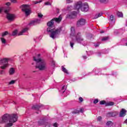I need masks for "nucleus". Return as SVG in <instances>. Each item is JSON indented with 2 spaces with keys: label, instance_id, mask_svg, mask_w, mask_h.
I'll list each match as a JSON object with an SVG mask.
<instances>
[{
  "label": "nucleus",
  "instance_id": "obj_20",
  "mask_svg": "<svg viewBox=\"0 0 127 127\" xmlns=\"http://www.w3.org/2000/svg\"><path fill=\"white\" fill-rule=\"evenodd\" d=\"M103 15V13H98L96 14H95V16L94 17V19H96V18H98V17H100Z\"/></svg>",
  "mask_w": 127,
  "mask_h": 127
},
{
  "label": "nucleus",
  "instance_id": "obj_22",
  "mask_svg": "<svg viewBox=\"0 0 127 127\" xmlns=\"http://www.w3.org/2000/svg\"><path fill=\"white\" fill-rule=\"evenodd\" d=\"M62 71H63L64 73H65V74H69V72H68V70H67L66 68H64V66H62Z\"/></svg>",
  "mask_w": 127,
  "mask_h": 127
},
{
  "label": "nucleus",
  "instance_id": "obj_46",
  "mask_svg": "<svg viewBox=\"0 0 127 127\" xmlns=\"http://www.w3.org/2000/svg\"><path fill=\"white\" fill-rule=\"evenodd\" d=\"M79 112L80 113H84V108L80 109Z\"/></svg>",
  "mask_w": 127,
  "mask_h": 127
},
{
  "label": "nucleus",
  "instance_id": "obj_47",
  "mask_svg": "<svg viewBox=\"0 0 127 127\" xmlns=\"http://www.w3.org/2000/svg\"><path fill=\"white\" fill-rule=\"evenodd\" d=\"M72 0H66V3H70V2H72Z\"/></svg>",
  "mask_w": 127,
  "mask_h": 127
},
{
  "label": "nucleus",
  "instance_id": "obj_58",
  "mask_svg": "<svg viewBox=\"0 0 127 127\" xmlns=\"http://www.w3.org/2000/svg\"><path fill=\"white\" fill-rule=\"evenodd\" d=\"M32 64L33 65V63H32Z\"/></svg>",
  "mask_w": 127,
  "mask_h": 127
},
{
  "label": "nucleus",
  "instance_id": "obj_29",
  "mask_svg": "<svg viewBox=\"0 0 127 127\" xmlns=\"http://www.w3.org/2000/svg\"><path fill=\"white\" fill-rule=\"evenodd\" d=\"M8 34V32L5 31L4 32L2 33V36L3 37V36H5V35H7Z\"/></svg>",
  "mask_w": 127,
  "mask_h": 127
},
{
  "label": "nucleus",
  "instance_id": "obj_12",
  "mask_svg": "<svg viewBox=\"0 0 127 127\" xmlns=\"http://www.w3.org/2000/svg\"><path fill=\"white\" fill-rule=\"evenodd\" d=\"M42 107H43L42 104L35 105L32 106V109L36 111H39V109L42 108Z\"/></svg>",
  "mask_w": 127,
  "mask_h": 127
},
{
  "label": "nucleus",
  "instance_id": "obj_27",
  "mask_svg": "<svg viewBox=\"0 0 127 127\" xmlns=\"http://www.w3.org/2000/svg\"><path fill=\"white\" fill-rule=\"evenodd\" d=\"M33 2L34 4H37V3H40V2H42V0L39 1H34Z\"/></svg>",
  "mask_w": 127,
  "mask_h": 127
},
{
  "label": "nucleus",
  "instance_id": "obj_28",
  "mask_svg": "<svg viewBox=\"0 0 127 127\" xmlns=\"http://www.w3.org/2000/svg\"><path fill=\"white\" fill-rule=\"evenodd\" d=\"M0 39L2 43L3 44H5V43H6V41L4 39V38H1Z\"/></svg>",
  "mask_w": 127,
  "mask_h": 127
},
{
  "label": "nucleus",
  "instance_id": "obj_44",
  "mask_svg": "<svg viewBox=\"0 0 127 127\" xmlns=\"http://www.w3.org/2000/svg\"><path fill=\"white\" fill-rule=\"evenodd\" d=\"M79 100L80 101V102H81V103H82V102H83V101H84V99H83V98H82V97H79Z\"/></svg>",
  "mask_w": 127,
  "mask_h": 127
},
{
  "label": "nucleus",
  "instance_id": "obj_9",
  "mask_svg": "<svg viewBox=\"0 0 127 127\" xmlns=\"http://www.w3.org/2000/svg\"><path fill=\"white\" fill-rule=\"evenodd\" d=\"M85 24H86V19L83 18L79 19L76 23V25L78 27L83 26Z\"/></svg>",
  "mask_w": 127,
  "mask_h": 127
},
{
  "label": "nucleus",
  "instance_id": "obj_10",
  "mask_svg": "<svg viewBox=\"0 0 127 127\" xmlns=\"http://www.w3.org/2000/svg\"><path fill=\"white\" fill-rule=\"evenodd\" d=\"M81 11H88L89 10V5L87 3H84L82 4L81 7Z\"/></svg>",
  "mask_w": 127,
  "mask_h": 127
},
{
  "label": "nucleus",
  "instance_id": "obj_43",
  "mask_svg": "<svg viewBox=\"0 0 127 127\" xmlns=\"http://www.w3.org/2000/svg\"><path fill=\"white\" fill-rule=\"evenodd\" d=\"M4 9V7H0V12H1V11H2V10H3Z\"/></svg>",
  "mask_w": 127,
  "mask_h": 127
},
{
  "label": "nucleus",
  "instance_id": "obj_1",
  "mask_svg": "<svg viewBox=\"0 0 127 127\" xmlns=\"http://www.w3.org/2000/svg\"><path fill=\"white\" fill-rule=\"evenodd\" d=\"M17 115L15 114H6L2 117V120L0 121V124H4V123H8L5 125L4 127H10L13 126V123L17 121Z\"/></svg>",
  "mask_w": 127,
  "mask_h": 127
},
{
  "label": "nucleus",
  "instance_id": "obj_14",
  "mask_svg": "<svg viewBox=\"0 0 127 127\" xmlns=\"http://www.w3.org/2000/svg\"><path fill=\"white\" fill-rule=\"evenodd\" d=\"M127 115V110H126L125 109H122L120 112L119 117H125Z\"/></svg>",
  "mask_w": 127,
  "mask_h": 127
},
{
  "label": "nucleus",
  "instance_id": "obj_49",
  "mask_svg": "<svg viewBox=\"0 0 127 127\" xmlns=\"http://www.w3.org/2000/svg\"><path fill=\"white\" fill-rule=\"evenodd\" d=\"M71 8H72V6H71L67 7L68 10H71Z\"/></svg>",
  "mask_w": 127,
  "mask_h": 127
},
{
  "label": "nucleus",
  "instance_id": "obj_16",
  "mask_svg": "<svg viewBox=\"0 0 127 127\" xmlns=\"http://www.w3.org/2000/svg\"><path fill=\"white\" fill-rule=\"evenodd\" d=\"M76 15H77V12L73 11L71 14L69 15V17L70 18H74V17H76Z\"/></svg>",
  "mask_w": 127,
  "mask_h": 127
},
{
  "label": "nucleus",
  "instance_id": "obj_54",
  "mask_svg": "<svg viewBox=\"0 0 127 127\" xmlns=\"http://www.w3.org/2000/svg\"><path fill=\"white\" fill-rule=\"evenodd\" d=\"M125 123H127V119L126 120V121H125Z\"/></svg>",
  "mask_w": 127,
  "mask_h": 127
},
{
  "label": "nucleus",
  "instance_id": "obj_19",
  "mask_svg": "<svg viewBox=\"0 0 127 127\" xmlns=\"http://www.w3.org/2000/svg\"><path fill=\"white\" fill-rule=\"evenodd\" d=\"M70 35H71L72 36H73V35H75V28H74V27H71V29H70Z\"/></svg>",
  "mask_w": 127,
  "mask_h": 127
},
{
  "label": "nucleus",
  "instance_id": "obj_53",
  "mask_svg": "<svg viewBox=\"0 0 127 127\" xmlns=\"http://www.w3.org/2000/svg\"><path fill=\"white\" fill-rule=\"evenodd\" d=\"M104 31H101V32H100V33H104Z\"/></svg>",
  "mask_w": 127,
  "mask_h": 127
},
{
  "label": "nucleus",
  "instance_id": "obj_38",
  "mask_svg": "<svg viewBox=\"0 0 127 127\" xmlns=\"http://www.w3.org/2000/svg\"><path fill=\"white\" fill-rule=\"evenodd\" d=\"M110 19L111 20V21H113L114 20V16L113 15H111L110 17Z\"/></svg>",
  "mask_w": 127,
  "mask_h": 127
},
{
  "label": "nucleus",
  "instance_id": "obj_36",
  "mask_svg": "<svg viewBox=\"0 0 127 127\" xmlns=\"http://www.w3.org/2000/svg\"><path fill=\"white\" fill-rule=\"evenodd\" d=\"M46 127H50V124L46 123L45 124Z\"/></svg>",
  "mask_w": 127,
  "mask_h": 127
},
{
  "label": "nucleus",
  "instance_id": "obj_26",
  "mask_svg": "<svg viewBox=\"0 0 127 127\" xmlns=\"http://www.w3.org/2000/svg\"><path fill=\"white\" fill-rule=\"evenodd\" d=\"M66 90V89L65 88V86H64L62 89V90L60 91V92L61 93H62L63 94H64V93H65V90Z\"/></svg>",
  "mask_w": 127,
  "mask_h": 127
},
{
  "label": "nucleus",
  "instance_id": "obj_5",
  "mask_svg": "<svg viewBox=\"0 0 127 127\" xmlns=\"http://www.w3.org/2000/svg\"><path fill=\"white\" fill-rule=\"evenodd\" d=\"M62 31L61 28H59L55 30V28L54 29H51L50 31H48V32H50V37L53 39H55L59 34H60V32Z\"/></svg>",
  "mask_w": 127,
  "mask_h": 127
},
{
  "label": "nucleus",
  "instance_id": "obj_6",
  "mask_svg": "<svg viewBox=\"0 0 127 127\" xmlns=\"http://www.w3.org/2000/svg\"><path fill=\"white\" fill-rule=\"evenodd\" d=\"M10 10V7L8 6L6 9H4V12L6 13V18L9 21H13L15 19V15L12 13H8Z\"/></svg>",
  "mask_w": 127,
  "mask_h": 127
},
{
  "label": "nucleus",
  "instance_id": "obj_56",
  "mask_svg": "<svg viewBox=\"0 0 127 127\" xmlns=\"http://www.w3.org/2000/svg\"><path fill=\"white\" fill-rule=\"evenodd\" d=\"M40 55H38V57H40Z\"/></svg>",
  "mask_w": 127,
  "mask_h": 127
},
{
  "label": "nucleus",
  "instance_id": "obj_51",
  "mask_svg": "<svg viewBox=\"0 0 127 127\" xmlns=\"http://www.w3.org/2000/svg\"><path fill=\"white\" fill-rule=\"evenodd\" d=\"M82 57L83 59H86L87 58V57L86 56H83Z\"/></svg>",
  "mask_w": 127,
  "mask_h": 127
},
{
  "label": "nucleus",
  "instance_id": "obj_34",
  "mask_svg": "<svg viewBox=\"0 0 127 127\" xmlns=\"http://www.w3.org/2000/svg\"><path fill=\"white\" fill-rule=\"evenodd\" d=\"M38 16L39 17V18H42V17H43V15H42V14L41 13H38Z\"/></svg>",
  "mask_w": 127,
  "mask_h": 127
},
{
  "label": "nucleus",
  "instance_id": "obj_24",
  "mask_svg": "<svg viewBox=\"0 0 127 127\" xmlns=\"http://www.w3.org/2000/svg\"><path fill=\"white\" fill-rule=\"evenodd\" d=\"M11 35V36H16L17 35V30H14Z\"/></svg>",
  "mask_w": 127,
  "mask_h": 127
},
{
  "label": "nucleus",
  "instance_id": "obj_31",
  "mask_svg": "<svg viewBox=\"0 0 127 127\" xmlns=\"http://www.w3.org/2000/svg\"><path fill=\"white\" fill-rule=\"evenodd\" d=\"M43 121H42V120H40V121H39L38 122V125H39V126H42L43 125Z\"/></svg>",
  "mask_w": 127,
  "mask_h": 127
},
{
  "label": "nucleus",
  "instance_id": "obj_41",
  "mask_svg": "<svg viewBox=\"0 0 127 127\" xmlns=\"http://www.w3.org/2000/svg\"><path fill=\"white\" fill-rule=\"evenodd\" d=\"M45 5H51L50 2H46L45 3Z\"/></svg>",
  "mask_w": 127,
  "mask_h": 127
},
{
  "label": "nucleus",
  "instance_id": "obj_4",
  "mask_svg": "<svg viewBox=\"0 0 127 127\" xmlns=\"http://www.w3.org/2000/svg\"><path fill=\"white\" fill-rule=\"evenodd\" d=\"M0 65H2L0 67V74H3V70H1L0 69L4 70L8 67V59L4 58L0 60Z\"/></svg>",
  "mask_w": 127,
  "mask_h": 127
},
{
  "label": "nucleus",
  "instance_id": "obj_48",
  "mask_svg": "<svg viewBox=\"0 0 127 127\" xmlns=\"http://www.w3.org/2000/svg\"><path fill=\"white\" fill-rule=\"evenodd\" d=\"M5 4H6L7 6H9V5H10V2H8L6 3Z\"/></svg>",
  "mask_w": 127,
  "mask_h": 127
},
{
  "label": "nucleus",
  "instance_id": "obj_18",
  "mask_svg": "<svg viewBox=\"0 0 127 127\" xmlns=\"http://www.w3.org/2000/svg\"><path fill=\"white\" fill-rule=\"evenodd\" d=\"M15 72V70L13 67H11L10 68L9 73L10 75H13L14 74V72Z\"/></svg>",
  "mask_w": 127,
  "mask_h": 127
},
{
  "label": "nucleus",
  "instance_id": "obj_42",
  "mask_svg": "<svg viewBox=\"0 0 127 127\" xmlns=\"http://www.w3.org/2000/svg\"><path fill=\"white\" fill-rule=\"evenodd\" d=\"M99 1L102 3L107 2V0H99Z\"/></svg>",
  "mask_w": 127,
  "mask_h": 127
},
{
  "label": "nucleus",
  "instance_id": "obj_39",
  "mask_svg": "<svg viewBox=\"0 0 127 127\" xmlns=\"http://www.w3.org/2000/svg\"><path fill=\"white\" fill-rule=\"evenodd\" d=\"M97 121L98 122H101L102 121V117L101 116L98 117V118H97Z\"/></svg>",
  "mask_w": 127,
  "mask_h": 127
},
{
  "label": "nucleus",
  "instance_id": "obj_15",
  "mask_svg": "<svg viewBox=\"0 0 127 127\" xmlns=\"http://www.w3.org/2000/svg\"><path fill=\"white\" fill-rule=\"evenodd\" d=\"M118 115V113L116 112H109L107 113V116L108 117V118H111L112 117H116Z\"/></svg>",
  "mask_w": 127,
  "mask_h": 127
},
{
  "label": "nucleus",
  "instance_id": "obj_50",
  "mask_svg": "<svg viewBox=\"0 0 127 127\" xmlns=\"http://www.w3.org/2000/svg\"><path fill=\"white\" fill-rule=\"evenodd\" d=\"M99 45H100V44H94V46H95V47H99Z\"/></svg>",
  "mask_w": 127,
  "mask_h": 127
},
{
  "label": "nucleus",
  "instance_id": "obj_45",
  "mask_svg": "<svg viewBox=\"0 0 127 127\" xmlns=\"http://www.w3.org/2000/svg\"><path fill=\"white\" fill-rule=\"evenodd\" d=\"M70 47L73 48V46L74 45V43H72V42H70Z\"/></svg>",
  "mask_w": 127,
  "mask_h": 127
},
{
  "label": "nucleus",
  "instance_id": "obj_40",
  "mask_svg": "<svg viewBox=\"0 0 127 127\" xmlns=\"http://www.w3.org/2000/svg\"><path fill=\"white\" fill-rule=\"evenodd\" d=\"M53 125L54 127H58V124H57V123H54Z\"/></svg>",
  "mask_w": 127,
  "mask_h": 127
},
{
  "label": "nucleus",
  "instance_id": "obj_8",
  "mask_svg": "<svg viewBox=\"0 0 127 127\" xmlns=\"http://www.w3.org/2000/svg\"><path fill=\"white\" fill-rule=\"evenodd\" d=\"M75 40L77 41V43H82L84 41V39L82 37L81 33L78 32L75 36Z\"/></svg>",
  "mask_w": 127,
  "mask_h": 127
},
{
  "label": "nucleus",
  "instance_id": "obj_55",
  "mask_svg": "<svg viewBox=\"0 0 127 127\" xmlns=\"http://www.w3.org/2000/svg\"><path fill=\"white\" fill-rule=\"evenodd\" d=\"M126 46H127V43H125Z\"/></svg>",
  "mask_w": 127,
  "mask_h": 127
},
{
  "label": "nucleus",
  "instance_id": "obj_2",
  "mask_svg": "<svg viewBox=\"0 0 127 127\" xmlns=\"http://www.w3.org/2000/svg\"><path fill=\"white\" fill-rule=\"evenodd\" d=\"M34 61L37 62L36 68H38L40 71H44L47 69V64L44 60L40 58L36 59L35 57L33 58Z\"/></svg>",
  "mask_w": 127,
  "mask_h": 127
},
{
  "label": "nucleus",
  "instance_id": "obj_21",
  "mask_svg": "<svg viewBox=\"0 0 127 127\" xmlns=\"http://www.w3.org/2000/svg\"><path fill=\"white\" fill-rule=\"evenodd\" d=\"M106 126L109 127H113L114 123L111 121H108L106 123Z\"/></svg>",
  "mask_w": 127,
  "mask_h": 127
},
{
  "label": "nucleus",
  "instance_id": "obj_57",
  "mask_svg": "<svg viewBox=\"0 0 127 127\" xmlns=\"http://www.w3.org/2000/svg\"><path fill=\"white\" fill-rule=\"evenodd\" d=\"M126 26H127V21H126Z\"/></svg>",
  "mask_w": 127,
  "mask_h": 127
},
{
  "label": "nucleus",
  "instance_id": "obj_11",
  "mask_svg": "<svg viewBox=\"0 0 127 127\" xmlns=\"http://www.w3.org/2000/svg\"><path fill=\"white\" fill-rule=\"evenodd\" d=\"M40 22V20L38 19H36L33 21H31V22L29 24V25H36L37 23H39Z\"/></svg>",
  "mask_w": 127,
  "mask_h": 127
},
{
  "label": "nucleus",
  "instance_id": "obj_23",
  "mask_svg": "<svg viewBox=\"0 0 127 127\" xmlns=\"http://www.w3.org/2000/svg\"><path fill=\"white\" fill-rule=\"evenodd\" d=\"M114 103L113 102H109L105 104V106L106 107H108L109 106H114Z\"/></svg>",
  "mask_w": 127,
  "mask_h": 127
},
{
  "label": "nucleus",
  "instance_id": "obj_37",
  "mask_svg": "<svg viewBox=\"0 0 127 127\" xmlns=\"http://www.w3.org/2000/svg\"><path fill=\"white\" fill-rule=\"evenodd\" d=\"M11 2L12 3H17V0H11Z\"/></svg>",
  "mask_w": 127,
  "mask_h": 127
},
{
  "label": "nucleus",
  "instance_id": "obj_17",
  "mask_svg": "<svg viewBox=\"0 0 127 127\" xmlns=\"http://www.w3.org/2000/svg\"><path fill=\"white\" fill-rule=\"evenodd\" d=\"M27 30H28V28H27L23 29L21 32H20V33L18 34V36H19V35H22V34H23L24 32H26V31H27Z\"/></svg>",
  "mask_w": 127,
  "mask_h": 127
},
{
  "label": "nucleus",
  "instance_id": "obj_32",
  "mask_svg": "<svg viewBox=\"0 0 127 127\" xmlns=\"http://www.w3.org/2000/svg\"><path fill=\"white\" fill-rule=\"evenodd\" d=\"M109 39V37H105L102 39V41H106Z\"/></svg>",
  "mask_w": 127,
  "mask_h": 127
},
{
  "label": "nucleus",
  "instance_id": "obj_30",
  "mask_svg": "<svg viewBox=\"0 0 127 127\" xmlns=\"http://www.w3.org/2000/svg\"><path fill=\"white\" fill-rule=\"evenodd\" d=\"M106 104H107V103H106V101L105 100H102L100 102V105H106Z\"/></svg>",
  "mask_w": 127,
  "mask_h": 127
},
{
  "label": "nucleus",
  "instance_id": "obj_52",
  "mask_svg": "<svg viewBox=\"0 0 127 127\" xmlns=\"http://www.w3.org/2000/svg\"><path fill=\"white\" fill-rule=\"evenodd\" d=\"M57 11L58 13H59V10L58 9H57Z\"/></svg>",
  "mask_w": 127,
  "mask_h": 127
},
{
  "label": "nucleus",
  "instance_id": "obj_33",
  "mask_svg": "<svg viewBox=\"0 0 127 127\" xmlns=\"http://www.w3.org/2000/svg\"><path fill=\"white\" fill-rule=\"evenodd\" d=\"M16 82V80H11L9 82V85H13Z\"/></svg>",
  "mask_w": 127,
  "mask_h": 127
},
{
  "label": "nucleus",
  "instance_id": "obj_7",
  "mask_svg": "<svg viewBox=\"0 0 127 127\" xmlns=\"http://www.w3.org/2000/svg\"><path fill=\"white\" fill-rule=\"evenodd\" d=\"M20 7L21 8L22 11L25 12L27 16H28L31 13V10H30L29 4H22Z\"/></svg>",
  "mask_w": 127,
  "mask_h": 127
},
{
  "label": "nucleus",
  "instance_id": "obj_35",
  "mask_svg": "<svg viewBox=\"0 0 127 127\" xmlns=\"http://www.w3.org/2000/svg\"><path fill=\"white\" fill-rule=\"evenodd\" d=\"M94 104H97V103H99V100L96 99L93 101Z\"/></svg>",
  "mask_w": 127,
  "mask_h": 127
},
{
  "label": "nucleus",
  "instance_id": "obj_13",
  "mask_svg": "<svg viewBox=\"0 0 127 127\" xmlns=\"http://www.w3.org/2000/svg\"><path fill=\"white\" fill-rule=\"evenodd\" d=\"M82 2L81 1L77 2L76 3L75 5L74 6V8L75 9H80V8L81 9V7H82Z\"/></svg>",
  "mask_w": 127,
  "mask_h": 127
},
{
  "label": "nucleus",
  "instance_id": "obj_25",
  "mask_svg": "<svg viewBox=\"0 0 127 127\" xmlns=\"http://www.w3.org/2000/svg\"><path fill=\"white\" fill-rule=\"evenodd\" d=\"M117 15L119 16V17H123V14L121 12H118L117 13Z\"/></svg>",
  "mask_w": 127,
  "mask_h": 127
},
{
  "label": "nucleus",
  "instance_id": "obj_3",
  "mask_svg": "<svg viewBox=\"0 0 127 127\" xmlns=\"http://www.w3.org/2000/svg\"><path fill=\"white\" fill-rule=\"evenodd\" d=\"M61 20H62V15H60L58 18H54L50 21H49L47 23V26H48V28L47 29V31H50L51 29L55 28L54 27V21L59 23V22H61Z\"/></svg>",
  "mask_w": 127,
  "mask_h": 127
}]
</instances>
